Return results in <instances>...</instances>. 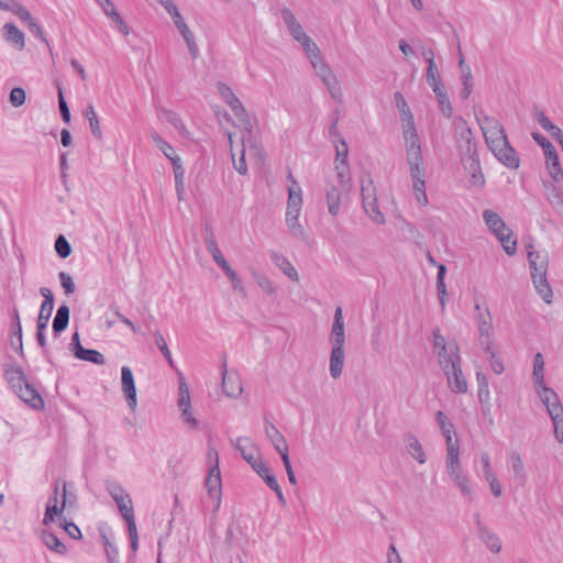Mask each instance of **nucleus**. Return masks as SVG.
<instances>
[{"label":"nucleus","instance_id":"473e14b6","mask_svg":"<svg viewBox=\"0 0 563 563\" xmlns=\"http://www.w3.org/2000/svg\"><path fill=\"white\" fill-rule=\"evenodd\" d=\"M483 218L488 229L495 235L498 233L503 235V232L507 231L505 221L497 212L487 209L483 212Z\"/></svg>","mask_w":563,"mask_h":563},{"label":"nucleus","instance_id":"0eeeda50","mask_svg":"<svg viewBox=\"0 0 563 563\" xmlns=\"http://www.w3.org/2000/svg\"><path fill=\"white\" fill-rule=\"evenodd\" d=\"M243 129L242 148L247 146L255 155H260L263 151L262 140L258 133L254 130L256 119L250 114L239 120Z\"/></svg>","mask_w":563,"mask_h":563},{"label":"nucleus","instance_id":"4c0bfd02","mask_svg":"<svg viewBox=\"0 0 563 563\" xmlns=\"http://www.w3.org/2000/svg\"><path fill=\"white\" fill-rule=\"evenodd\" d=\"M464 168L471 174L470 181L479 188L484 187L485 178L482 173L479 159L472 158L468 163H464Z\"/></svg>","mask_w":563,"mask_h":563},{"label":"nucleus","instance_id":"6e6552de","mask_svg":"<svg viewBox=\"0 0 563 563\" xmlns=\"http://www.w3.org/2000/svg\"><path fill=\"white\" fill-rule=\"evenodd\" d=\"M178 407L181 410V415L185 421L191 427L196 428L198 424L197 419L192 416V408L190 404V393L183 374H179L178 385Z\"/></svg>","mask_w":563,"mask_h":563},{"label":"nucleus","instance_id":"4be33fe9","mask_svg":"<svg viewBox=\"0 0 563 563\" xmlns=\"http://www.w3.org/2000/svg\"><path fill=\"white\" fill-rule=\"evenodd\" d=\"M331 345L344 346L345 334H344V321L342 316V308L336 307L334 311V319L331 329L330 336Z\"/></svg>","mask_w":563,"mask_h":563},{"label":"nucleus","instance_id":"0e129e2a","mask_svg":"<svg viewBox=\"0 0 563 563\" xmlns=\"http://www.w3.org/2000/svg\"><path fill=\"white\" fill-rule=\"evenodd\" d=\"M545 164L550 176L558 175L563 170L561 168L556 151L552 152L551 155L545 156Z\"/></svg>","mask_w":563,"mask_h":563},{"label":"nucleus","instance_id":"680f3d73","mask_svg":"<svg viewBox=\"0 0 563 563\" xmlns=\"http://www.w3.org/2000/svg\"><path fill=\"white\" fill-rule=\"evenodd\" d=\"M286 223H287L292 236H295L296 239H299L303 242L308 241V236L298 220H294L291 218H286Z\"/></svg>","mask_w":563,"mask_h":563},{"label":"nucleus","instance_id":"5701e85b","mask_svg":"<svg viewBox=\"0 0 563 563\" xmlns=\"http://www.w3.org/2000/svg\"><path fill=\"white\" fill-rule=\"evenodd\" d=\"M40 292L44 300L41 305L40 313L36 323L48 324L52 311L54 309V295L47 287H41Z\"/></svg>","mask_w":563,"mask_h":563},{"label":"nucleus","instance_id":"1a4fd4ad","mask_svg":"<svg viewBox=\"0 0 563 563\" xmlns=\"http://www.w3.org/2000/svg\"><path fill=\"white\" fill-rule=\"evenodd\" d=\"M238 450L252 468H254L262 461L260 460V451L256 444L247 437H239L234 444Z\"/></svg>","mask_w":563,"mask_h":563},{"label":"nucleus","instance_id":"f3484780","mask_svg":"<svg viewBox=\"0 0 563 563\" xmlns=\"http://www.w3.org/2000/svg\"><path fill=\"white\" fill-rule=\"evenodd\" d=\"M428 261L432 265L437 266L438 274H437V291H438V298L441 305L442 311L445 309V303L448 300V290L445 286V275H446V266L444 264L438 263L434 257L431 255V253H428Z\"/></svg>","mask_w":563,"mask_h":563},{"label":"nucleus","instance_id":"f704fd0d","mask_svg":"<svg viewBox=\"0 0 563 563\" xmlns=\"http://www.w3.org/2000/svg\"><path fill=\"white\" fill-rule=\"evenodd\" d=\"M271 260L277 265L283 273L294 282H298L299 275L287 257L277 252H271Z\"/></svg>","mask_w":563,"mask_h":563},{"label":"nucleus","instance_id":"39448f33","mask_svg":"<svg viewBox=\"0 0 563 563\" xmlns=\"http://www.w3.org/2000/svg\"><path fill=\"white\" fill-rule=\"evenodd\" d=\"M441 367L448 377L450 388L453 393L464 394L467 391V383L461 368V356L456 344L454 358L446 360L445 363L441 364Z\"/></svg>","mask_w":563,"mask_h":563},{"label":"nucleus","instance_id":"dca6fc26","mask_svg":"<svg viewBox=\"0 0 563 563\" xmlns=\"http://www.w3.org/2000/svg\"><path fill=\"white\" fill-rule=\"evenodd\" d=\"M539 396L543 405L547 407V411L551 420L563 417V406L558 394L553 389H544V393L539 391Z\"/></svg>","mask_w":563,"mask_h":563},{"label":"nucleus","instance_id":"f8f14e48","mask_svg":"<svg viewBox=\"0 0 563 563\" xmlns=\"http://www.w3.org/2000/svg\"><path fill=\"white\" fill-rule=\"evenodd\" d=\"M222 391L228 397H238L243 388L240 379L233 373H229L227 368V356L222 355Z\"/></svg>","mask_w":563,"mask_h":563},{"label":"nucleus","instance_id":"a18cd8bd","mask_svg":"<svg viewBox=\"0 0 563 563\" xmlns=\"http://www.w3.org/2000/svg\"><path fill=\"white\" fill-rule=\"evenodd\" d=\"M511 470L517 481L521 484L526 482L527 475L520 454L516 451L510 453Z\"/></svg>","mask_w":563,"mask_h":563},{"label":"nucleus","instance_id":"cd10ccee","mask_svg":"<svg viewBox=\"0 0 563 563\" xmlns=\"http://www.w3.org/2000/svg\"><path fill=\"white\" fill-rule=\"evenodd\" d=\"M483 135L489 150L494 146L506 145L509 142L501 124L495 128L490 126V130L483 132Z\"/></svg>","mask_w":563,"mask_h":563},{"label":"nucleus","instance_id":"7ed1b4c3","mask_svg":"<svg viewBox=\"0 0 563 563\" xmlns=\"http://www.w3.org/2000/svg\"><path fill=\"white\" fill-rule=\"evenodd\" d=\"M453 124L456 147L462 163H468L472 158L479 159L476 142L467 122L462 117H459L454 120Z\"/></svg>","mask_w":563,"mask_h":563},{"label":"nucleus","instance_id":"72a5a7b5","mask_svg":"<svg viewBox=\"0 0 563 563\" xmlns=\"http://www.w3.org/2000/svg\"><path fill=\"white\" fill-rule=\"evenodd\" d=\"M435 421L445 438L446 445L454 444L453 434H455V429L448 416L443 411L439 410L435 412Z\"/></svg>","mask_w":563,"mask_h":563},{"label":"nucleus","instance_id":"f03ea898","mask_svg":"<svg viewBox=\"0 0 563 563\" xmlns=\"http://www.w3.org/2000/svg\"><path fill=\"white\" fill-rule=\"evenodd\" d=\"M3 375L14 394L27 406L35 410H43L45 402L40 391L31 383L19 365L4 364Z\"/></svg>","mask_w":563,"mask_h":563},{"label":"nucleus","instance_id":"09e8293b","mask_svg":"<svg viewBox=\"0 0 563 563\" xmlns=\"http://www.w3.org/2000/svg\"><path fill=\"white\" fill-rule=\"evenodd\" d=\"M312 67L324 85L336 78L332 69L323 62V59L319 62H313Z\"/></svg>","mask_w":563,"mask_h":563},{"label":"nucleus","instance_id":"bb28decb","mask_svg":"<svg viewBox=\"0 0 563 563\" xmlns=\"http://www.w3.org/2000/svg\"><path fill=\"white\" fill-rule=\"evenodd\" d=\"M344 358V346L332 345V351L330 355V375L332 378L336 379L341 376L343 371Z\"/></svg>","mask_w":563,"mask_h":563},{"label":"nucleus","instance_id":"6e6d98bb","mask_svg":"<svg viewBox=\"0 0 563 563\" xmlns=\"http://www.w3.org/2000/svg\"><path fill=\"white\" fill-rule=\"evenodd\" d=\"M463 88L460 91L461 99H467L473 92V76L470 67H466L464 74L461 76Z\"/></svg>","mask_w":563,"mask_h":563},{"label":"nucleus","instance_id":"ddd939ff","mask_svg":"<svg viewBox=\"0 0 563 563\" xmlns=\"http://www.w3.org/2000/svg\"><path fill=\"white\" fill-rule=\"evenodd\" d=\"M547 271L548 269H544V265L541 263L539 271L531 272V278L537 292L547 303H551L553 291L547 278Z\"/></svg>","mask_w":563,"mask_h":563},{"label":"nucleus","instance_id":"69168bd1","mask_svg":"<svg viewBox=\"0 0 563 563\" xmlns=\"http://www.w3.org/2000/svg\"><path fill=\"white\" fill-rule=\"evenodd\" d=\"M531 136L534 142L542 147L545 156L551 155L552 152L556 151L553 144L541 133L532 132Z\"/></svg>","mask_w":563,"mask_h":563},{"label":"nucleus","instance_id":"bf43d9fd","mask_svg":"<svg viewBox=\"0 0 563 563\" xmlns=\"http://www.w3.org/2000/svg\"><path fill=\"white\" fill-rule=\"evenodd\" d=\"M48 324H43V323H36V334H35V338H36V341H37V344L44 349L43 350V355L45 357V360L49 363V364H53V361L51 358V355L48 353V351L45 349L46 347V336H45V330L47 328Z\"/></svg>","mask_w":563,"mask_h":563},{"label":"nucleus","instance_id":"774afa93","mask_svg":"<svg viewBox=\"0 0 563 563\" xmlns=\"http://www.w3.org/2000/svg\"><path fill=\"white\" fill-rule=\"evenodd\" d=\"M153 140L169 161L177 156L175 154L174 147L169 145L166 141H164L158 134H153Z\"/></svg>","mask_w":563,"mask_h":563},{"label":"nucleus","instance_id":"e2e57ef3","mask_svg":"<svg viewBox=\"0 0 563 563\" xmlns=\"http://www.w3.org/2000/svg\"><path fill=\"white\" fill-rule=\"evenodd\" d=\"M59 526L71 539L79 540L82 538L79 527L74 522L67 521L65 517L59 520Z\"/></svg>","mask_w":563,"mask_h":563},{"label":"nucleus","instance_id":"4d7b16f0","mask_svg":"<svg viewBox=\"0 0 563 563\" xmlns=\"http://www.w3.org/2000/svg\"><path fill=\"white\" fill-rule=\"evenodd\" d=\"M54 247H55L57 255L60 258H67L71 254V251H73L70 243L63 234H59L56 238Z\"/></svg>","mask_w":563,"mask_h":563},{"label":"nucleus","instance_id":"49530a36","mask_svg":"<svg viewBox=\"0 0 563 563\" xmlns=\"http://www.w3.org/2000/svg\"><path fill=\"white\" fill-rule=\"evenodd\" d=\"M362 202H363V208H364L365 212L371 217V219L374 222H376L378 224L385 223V217L378 209L377 198L362 201Z\"/></svg>","mask_w":563,"mask_h":563},{"label":"nucleus","instance_id":"c85d7f7f","mask_svg":"<svg viewBox=\"0 0 563 563\" xmlns=\"http://www.w3.org/2000/svg\"><path fill=\"white\" fill-rule=\"evenodd\" d=\"M474 318L479 339L494 336L493 318L488 308H485V312L476 313Z\"/></svg>","mask_w":563,"mask_h":563},{"label":"nucleus","instance_id":"864d4df0","mask_svg":"<svg viewBox=\"0 0 563 563\" xmlns=\"http://www.w3.org/2000/svg\"><path fill=\"white\" fill-rule=\"evenodd\" d=\"M528 261L531 272L539 271V265L541 263L544 265V269H548L549 257L547 253L541 254L538 251H529Z\"/></svg>","mask_w":563,"mask_h":563},{"label":"nucleus","instance_id":"ea45409f","mask_svg":"<svg viewBox=\"0 0 563 563\" xmlns=\"http://www.w3.org/2000/svg\"><path fill=\"white\" fill-rule=\"evenodd\" d=\"M407 451L418 463H420V464L426 463V461H427L426 453H424L419 440L415 435L408 437Z\"/></svg>","mask_w":563,"mask_h":563},{"label":"nucleus","instance_id":"c756f323","mask_svg":"<svg viewBox=\"0 0 563 563\" xmlns=\"http://www.w3.org/2000/svg\"><path fill=\"white\" fill-rule=\"evenodd\" d=\"M69 314L70 310L66 303H63L57 308L53 320L54 336H58L63 331L67 329L69 323Z\"/></svg>","mask_w":563,"mask_h":563},{"label":"nucleus","instance_id":"393cba45","mask_svg":"<svg viewBox=\"0 0 563 563\" xmlns=\"http://www.w3.org/2000/svg\"><path fill=\"white\" fill-rule=\"evenodd\" d=\"M3 37L19 51L25 46L24 33L11 22L3 25Z\"/></svg>","mask_w":563,"mask_h":563},{"label":"nucleus","instance_id":"338daca9","mask_svg":"<svg viewBox=\"0 0 563 563\" xmlns=\"http://www.w3.org/2000/svg\"><path fill=\"white\" fill-rule=\"evenodd\" d=\"M25 99H26V95H25V91L23 88L21 87H14L11 91H10V95H9V101L10 103L18 108V107H21L22 104H24L25 102Z\"/></svg>","mask_w":563,"mask_h":563},{"label":"nucleus","instance_id":"412c9836","mask_svg":"<svg viewBox=\"0 0 563 563\" xmlns=\"http://www.w3.org/2000/svg\"><path fill=\"white\" fill-rule=\"evenodd\" d=\"M542 185L547 190V201L558 214L563 216V189L560 191L556 190L555 185H553L550 180H543Z\"/></svg>","mask_w":563,"mask_h":563},{"label":"nucleus","instance_id":"b1692460","mask_svg":"<svg viewBox=\"0 0 563 563\" xmlns=\"http://www.w3.org/2000/svg\"><path fill=\"white\" fill-rule=\"evenodd\" d=\"M478 538L485 543V545L493 552L499 553L501 551V541L498 536L493 532L483 522H478Z\"/></svg>","mask_w":563,"mask_h":563},{"label":"nucleus","instance_id":"a19ab883","mask_svg":"<svg viewBox=\"0 0 563 563\" xmlns=\"http://www.w3.org/2000/svg\"><path fill=\"white\" fill-rule=\"evenodd\" d=\"M253 471L265 482L269 488H277V478L272 473L271 467L263 461L258 463Z\"/></svg>","mask_w":563,"mask_h":563},{"label":"nucleus","instance_id":"20e7f679","mask_svg":"<svg viewBox=\"0 0 563 563\" xmlns=\"http://www.w3.org/2000/svg\"><path fill=\"white\" fill-rule=\"evenodd\" d=\"M205 241H206L207 251L210 253L213 261L221 267L223 273L230 279V282L232 284V288L234 290L239 291L240 294H242L243 296H245L246 291H245V288L243 286V283L241 280L240 276L230 266V264L228 263V261L221 253V251L217 244L214 234H213L212 230H210L209 228L206 229Z\"/></svg>","mask_w":563,"mask_h":563},{"label":"nucleus","instance_id":"6ab92c4d","mask_svg":"<svg viewBox=\"0 0 563 563\" xmlns=\"http://www.w3.org/2000/svg\"><path fill=\"white\" fill-rule=\"evenodd\" d=\"M265 432L271 443L275 448V450L279 453L280 459L284 457V454L289 455V448L285 437L279 432V430L269 421H266Z\"/></svg>","mask_w":563,"mask_h":563},{"label":"nucleus","instance_id":"79ce46f5","mask_svg":"<svg viewBox=\"0 0 563 563\" xmlns=\"http://www.w3.org/2000/svg\"><path fill=\"white\" fill-rule=\"evenodd\" d=\"M534 118L539 122V124L542 126L543 130H545L550 135L555 139L559 135L563 133V131L551 122V120L544 114L543 111L537 110L534 113Z\"/></svg>","mask_w":563,"mask_h":563},{"label":"nucleus","instance_id":"3c124183","mask_svg":"<svg viewBox=\"0 0 563 563\" xmlns=\"http://www.w3.org/2000/svg\"><path fill=\"white\" fill-rule=\"evenodd\" d=\"M300 44L310 59L311 65H313V62L322 60L318 45L310 37L301 41Z\"/></svg>","mask_w":563,"mask_h":563},{"label":"nucleus","instance_id":"aec40b11","mask_svg":"<svg viewBox=\"0 0 563 563\" xmlns=\"http://www.w3.org/2000/svg\"><path fill=\"white\" fill-rule=\"evenodd\" d=\"M63 494H62V500L60 504H46L44 518H43V525L48 526L52 523L57 516H60L66 508L67 505V485L68 483L63 481Z\"/></svg>","mask_w":563,"mask_h":563},{"label":"nucleus","instance_id":"9b49d317","mask_svg":"<svg viewBox=\"0 0 563 563\" xmlns=\"http://www.w3.org/2000/svg\"><path fill=\"white\" fill-rule=\"evenodd\" d=\"M489 151L504 166L510 169H517L519 167V155L509 142H507L506 145L494 146Z\"/></svg>","mask_w":563,"mask_h":563},{"label":"nucleus","instance_id":"f257e3e1","mask_svg":"<svg viewBox=\"0 0 563 563\" xmlns=\"http://www.w3.org/2000/svg\"><path fill=\"white\" fill-rule=\"evenodd\" d=\"M401 129L406 147V159L409 165L412 191L420 206H427L426 168L421 153L420 140L415 125L413 115L401 119Z\"/></svg>","mask_w":563,"mask_h":563},{"label":"nucleus","instance_id":"58836bf2","mask_svg":"<svg viewBox=\"0 0 563 563\" xmlns=\"http://www.w3.org/2000/svg\"><path fill=\"white\" fill-rule=\"evenodd\" d=\"M446 467L448 473L451 474L456 471H461V464L459 459L460 443L459 440H454V444L446 445Z\"/></svg>","mask_w":563,"mask_h":563},{"label":"nucleus","instance_id":"5fc2aeb1","mask_svg":"<svg viewBox=\"0 0 563 563\" xmlns=\"http://www.w3.org/2000/svg\"><path fill=\"white\" fill-rule=\"evenodd\" d=\"M78 360L90 362L96 365H103L106 363V358H104L103 354H101L97 350H91V349H86V347L80 352Z\"/></svg>","mask_w":563,"mask_h":563},{"label":"nucleus","instance_id":"8fccbe9b","mask_svg":"<svg viewBox=\"0 0 563 563\" xmlns=\"http://www.w3.org/2000/svg\"><path fill=\"white\" fill-rule=\"evenodd\" d=\"M361 196L362 201L376 199V187L374 185L373 179L371 178V175H367L366 177H362L361 179Z\"/></svg>","mask_w":563,"mask_h":563},{"label":"nucleus","instance_id":"4468645a","mask_svg":"<svg viewBox=\"0 0 563 563\" xmlns=\"http://www.w3.org/2000/svg\"><path fill=\"white\" fill-rule=\"evenodd\" d=\"M206 487L209 496L217 500L216 509H219L221 504L222 483L218 464H213L210 467L209 475L206 479Z\"/></svg>","mask_w":563,"mask_h":563},{"label":"nucleus","instance_id":"7c9ffc66","mask_svg":"<svg viewBox=\"0 0 563 563\" xmlns=\"http://www.w3.org/2000/svg\"><path fill=\"white\" fill-rule=\"evenodd\" d=\"M433 346L439 349L438 356L440 365L445 363L446 360H452L455 356V346L451 347V352H448L445 339L441 335L440 330L435 329L433 331Z\"/></svg>","mask_w":563,"mask_h":563},{"label":"nucleus","instance_id":"603ef678","mask_svg":"<svg viewBox=\"0 0 563 563\" xmlns=\"http://www.w3.org/2000/svg\"><path fill=\"white\" fill-rule=\"evenodd\" d=\"M163 118L170 123L180 134H186V126L180 117L173 110L162 109Z\"/></svg>","mask_w":563,"mask_h":563},{"label":"nucleus","instance_id":"052dcab7","mask_svg":"<svg viewBox=\"0 0 563 563\" xmlns=\"http://www.w3.org/2000/svg\"><path fill=\"white\" fill-rule=\"evenodd\" d=\"M455 485L461 489L464 495H471V486L467 477L461 471L449 474Z\"/></svg>","mask_w":563,"mask_h":563},{"label":"nucleus","instance_id":"a211bd4d","mask_svg":"<svg viewBox=\"0 0 563 563\" xmlns=\"http://www.w3.org/2000/svg\"><path fill=\"white\" fill-rule=\"evenodd\" d=\"M172 19L174 21L175 26L177 27V30L179 31V33L184 37V40H185V42H186V44L188 46V49H189L191 56L194 58L197 57L198 46H197V44L195 42V36H194L192 32L189 30V27L186 24V22L184 21L180 12L178 11L176 14H173Z\"/></svg>","mask_w":563,"mask_h":563},{"label":"nucleus","instance_id":"2f4dec72","mask_svg":"<svg viewBox=\"0 0 563 563\" xmlns=\"http://www.w3.org/2000/svg\"><path fill=\"white\" fill-rule=\"evenodd\" d=\"M42 542L51 551L65 555L67 553V547L58 539V537L49 530H43L40 534Z\"/></svg>","mask_w":563,"mask_h":563},{"label":"nucleus","instance_id":"a878e982","mask_svg":"<svg viewBox=\"0 0 563 563\" xmlns=\"http://www.w3.org/2000/svg\"><path fill=\"white\" fill-rule=\"evenodd\" d=\"M341 198H342V191L333 184H327L325 200H327L328 211L333 217H336L340 212Z\"/></svg>","mask_w":563,"mask_h":563},{"label":"nucleus","instance_id":"2eb2a0df","mask_svg":"<svg viewBox=\"0 0 563 563\" xmlns=\"http://www.w3.org/2000/svg\"><path fill=\"white\" fill-rule=\"evenodd\" d=\"M121 386L122 391L125 395V399L131 409L136 407V387L133 377V373L129 366H122L121 368Z\"/></svg>","mask_w":563,"mask_h":563},{"label":"nucleus","instance_id":"9d476101","mask_svg":"<svg viewBox=\"0 0 563 563\" xmlns=\"http://www.w3.org/2000/svg\"><path fill=\"white\" fill-rule=\"evenodd\" d=\"M218 92L220 93L224 102L231 108L232 112L238 118V120H241L242 118L249 115L241 100L235 96V93L228 85L223 82H218Z\"/></svg>","mask_w":563,"mask_h":563},{"label":"nucleus","instance_id":"13d9d810","mask_svg":"<svg viewBox=\"0 0 563 563\" xmlns=\"http://www.w3.org/2000/svg\"><path fill=\"white\" fill-rule=\"evenodd\" d=\"M154 338H155V343H156L158 350L161 351L163 356L166 358V361L168 362L169 366L170 367H175L174 361H173V357H172V353H170V351H169V349L167 346V343L165 341L164 335L159 331H155L154 332Z\"/></svg>","mask_w":563,"mask_h":563},{"label":"nucleus","instance_id":"c03bdc74","mask_svg":"<svg viewBox=\"0 0 563 563\" xmlns=\"http://www.w3.org/2000/svg\"><path fill=\"white\" fill-rule=\"evenodd\" d=\"M476 380L478 384L477 397L481 405H488V400L490 399V393L488 388V380L484 373H476Z\"/></svg>","mask_w":563,"mask_h":563},{"label":"nucleus","instance_id":"c9c22d12","mask_svg":"<svg viewBox=\"0 0 563 563\" xmlns=\"http://www.w3.org/2000/svg\"><path fill=\"white\" fill-rule=\"evenodd\" d=\"M104 14L109 16L118 26L120 32L124 35H128L130 33V27L124 22V20L121 18V15L118 13L113 2L111 0H107L101 5Z\"/></svg>","mask_w":563,"mask_h":563},{"label":"nucleus","instance_id":"e433bc0d","mask_svg":"<svg viewBox=\"0 0 563 563\" xmlns=\"http://www.w3.org/2000/svg\"><path fill=\"white\" fill-rule=\"evenodd\" d=\"M84 115L89 122V128L93 137L98 141H101L103 139V133L100 126V120L91 103L87 104L85 108Z\"/></svg>","mask_w":563,"mask_h":563},{"label":"nucleus","instance_id":"de8ad7c7","mask_svg":"<svg viewBox=\"0 0 563 563\" xmlns=\"http://www.w3.org/2000/svg\"><path fill=\"white\" fill-rule=\"evenodd\" d=\"M288 179L291 183H294V185H296L297 192H294V186H289V188H288L287 207H289V208L290 207L301 208V205H302L301 188L298 185V183L295 180V178H294L291 173L288 174Z\"/></svg>","mask_w":563,"mask_h":563},{"label":"nucleus","instance_id":"423d86ee","mask_svg":"<svg viewBox=\"0 0 563 563\" xmlns=\"http://www.w3.org/2000/svg\"><path fill=\"white\" fill-rule=\"evenodd\" d=\"M117 507L126 522L128 533L130 539V547L132 551H136L139 549V534L134 518V510L132 506V499L130 495L115 498Z\"/></svg>","mask_w":563,"mask_h":563},{"label":"nucleus","instance_id":"37998d69","mask_svg":"<svg viewBox=\"0 0 563 563\" xmlns=\"http://www.w3.org/2000/svg\"><path fill=\"white\" fill-rule=\"evenodd\" d=\"M497 239L501 243L504 251L508 255H514L517 251V240L514 238V232L511 229L507 228V231L501 234H496Z\"/></svg>","mask_w":563,"mask_h":563}]
</instances>
